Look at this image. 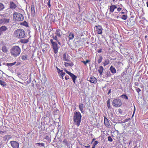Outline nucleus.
<instances>
[{
  "mask_svg": "<svg viewBox=\"0 0 148 148\" xmlns=\"http://www.w3.org/2000/svg\"><path fill=\"white\" fill-rule=\"evenodd\" d=\"M82 117V115L79 112L75 111L74 112L73 119V123L77 127L80 125Z\"/></svg>",
  "mask_w": 148,
  "mask_h": 148,
  "instance_id": "f257e3e1",
  "label": "nucleus"
},
{
  "mask_svg": "<svg viewBox=\"0 0 148 148\" xmlns=\"http://www.w3.org/2000/svg\"><path fill=\"white\" fill-rule=\"evenodd\" d=\"M14 36L18 38H22L25 37V32L22 29H18L14 32Z\"/></svg>",
  "mask_w": 148,
  "mask_h": 148,
  "instance_id": "f03ea898",
  "label": "nucleus"
},
{
  "mask_svg": "<svg viewBox=\"0 0 148 148\" xmlns=\"http://www.w3.org/2000/svg\"><path fill=\"white\" fill-rule=\"evenodd\" d=\"M21 49L18 46L13 47L10 50V53L11 55L14 57H17L20 54Z\"/></svg>",
  "mask_w": 148,
  "mask_h": 148,
  "instance_id": "7ed1b4c3",
  "label": "nucleus"
},
{
  "mask_svg": "<svg viewBox=\"0 0 148 148\" xmlns=\"http://www.w3.org/2000/svg\"><path fill=\"white\" fill-rule=\"evenodd\" d=\"M14 18L16 21H21L24 19V17L22 14L19 13L15 12L13 14Z\"/></svg>",
  "mask_w": 148,
  "mask_h": 148,
  "instance_id": "20e7f679",
  "label": "nucleus"
},
{
  "mask_svg": "<svg viewBox=\"0 0 148 148\" xmlns=\"http://www.w3.org/2000/svg\"><path fill=\"white\" fill-rule=\"evenodd\" d=\"M122 103L121 100L119 99H114L112 103V104L114 107H119L122 105Z\"/></svg>",
  "mask_w": 148,
  "mask_h": 148,
  "instance_id": "39448f33",
  "label": "nucleus"
},
{
  "mask_svg": "<svg viewBox=\"0 0 148 148\" xmlns=\"http://www.w3.org/2000/svg\"><path fill=\"white\" fill-rule=\"evenodd\" d=\"M10 143L12 147L13 148H18L19 144L17 142L14 141H12L10 142Z\"/></svg>",
  "mask_w": 148,
  "mask_h": 148,
  "instance_id": "423d86ee",
  "label": "nucleus"
},
{
  "mask_svg": "<svg viewBox=\"0 0 148 148\" xmlns=\"http://www.w3.org/2000/svg\"><path fill=\"white\" fill-rule=\"evenodd\" d=\"M96 31L99 34H101L102 33L103 29L100 25H96Z\"/></svg>",
  "mask_w": 148,
  "mask_h": 148,
  "instance_id": "0eeeda50",
  "label": "nucleus"
},
{
  "mask_svg": "<svg viewBox=\"0 0 148 148\" xmlns=\"http://www.w3.org/2000/svg\"><path fill=\"white\" fill-rule=\"evenodd\" d=\"M53 48V52L55 53H57L58 52V45L56 42L52 44Z\"/></svg>",
  "mask_w": 148,
  "mask_h": 148,
  "instance_id": "6e6552de",
  "label": "nucleus"
},
{
  "mask_svg": "<svg viewBox=\"0 0 148 148\" xmlns=\"http://www.w3.org/2000/svg\"><path fill=\"white\" fill-rule=\"evenodd\" d=\"M104 123L106 127L109 128L110 127L111 125L109 121L105 116H104Z\"/></svg>",
  "mask_w": 148,
  "mask_h": 148,
  "instance_id": "1a4fd4ad",
  "label": "nucleus"
},
{
  "mask_svg": "<svg viewBox=\"0 0 148 148\" xmlns=\"http://www.w3.org/2000/svg\"><path fill=\"white\" fill-rule=\"evenodd\" d=\"M9 21V19L5 18L1 19L0 20V24H4L8 23Z\"/></svg>",
  "mask_w": 148,
  "mask_h": 148,
  "instance_id": "9d476101",
  "label": "nucleus"
},
{
  "mask_svg": "<svg viewBox=\"0 0 148 148\" xmlns=\"http://www.w3.org/2000/svg\"><path fill=\"white\" fill-rule=\"evenodd\" d=\"M91 83L95 84L97 82V79L94 77H92L90 78L88 80Z\"/></svg>",
  "mask_w": 148,
  "mask_h": 148,
  "instance_id": "9b49d317",
  "label": "nucleus"
},
{
  "mask_svg": "<svg viewBox=\"0 0 148 148\" xmlns=\"http://www.w3.org/2000/svg\"><path fill=\"white\" fill-rule=\"evenodd\" d=\"M31 12L32 15L34 16L35 15V12L34 9V5L31 6Z\"/></svg>",
  "mask_w": 148,
  "mask_h": 148,
  "instance_id": "f8f14e48",
  "label": "nucleus"
},
{
  "mask_svg": "<svg viewBox=\"0 0 148 148\" xmlns=\"http://www.w3.org/2000/svg\"><path fill=\"white\" fill-rule=\"evenodd\" d=\"M111 74L109 71L106 72L105 75H103V77L104 78L110 77L111 76Z\"/></svg>",
  "mask_w": 148,
  "mask_h": 148,
  "instance_id": "ddd939ff",
  "label": "nucleus"
},
{
  "mask_svg": "<svg viewBox=\"0 0 148 148\" xmlns=\"http://www.w3.org/2000/svg\"><path fill=\"white\" fill-rule=\"evenodd\" d=\"M62 57L63 60L64 61H66L67 62H69L70 61V58L66 57V53H64L63 54Z\"/></svg>",
  "mask_w": 148,
  "mask_h": 148,
  "instance_id": "4468645a",
  "label": "nucleus"
},
{
  "mask_svg": "<svg viewBox=\"0 0 148 148\" xmlns=\"http://www.w3.org/2000/svg\"><path fill=\"white\" fill-rule=\"evenodd\" d=\"M117 8V7L115 5H112L110 6V11L111 12H113L114 10Z\"/></svg>",
  "mask_w": 148,
  "mask_h": 148,
  "instance_id": "2eb2a0df",
  "label": "nucleus"
},
{
  "mask_svg": "<svg viewBox=\"0 0 148 148\" xmlns=\"http://www.w3.org/2000/svg\"><path fill=\"white\" fill-rule=\"evenodd\" d=\"M84 104L83 103H81L79 105V108L82 113L84 114Z\"/></svg>",
  "mask_w": 148,
  "mask_h": 148,
  "instance_id": "dca6fc26",
  "label": "nucleus"
},
{
  "mask_svg": "<svg viewBox=\"0 0 148 148\" xmlns=\"http://www.w3.org/2000/svg\"><path fill=\"white\" fill-rule=\"evenodd\" d=\"M10 8L11 9H15L16 8V5L13 2H10Z\"/></svg>",
  "mask_w": 148,
  "mask_h": 148,
  "instance_id": "f3484780",
  "label": "nucleus"
},
{
  "mask_svg": "<svg viewBox=\"0 0 148 148\" xmlns=\"http://www.w3.org/2000/svg\"><path fill=\"white\" fill-rule=\"evenodd\" d=\"M110 70L112 73H115L116 72V70L112 66H111L110 67Z\"/></svg>",
  "mask_w": 148,
  "mask_h": 148,
  "instance_id": "a211bd4d",
  "label": "nucleus"
},
{
  "mask_svg": "<svg viewBox=\"0 0 148 148\" xmlns=\"http://www.w3.org/2000/svg\"><path fill=\"white\" fill-rule=\"evenodd\" d=\"M60 30L59 29H58L56 30L55 32L56 36H58V37H60L61 36V34H60Z\"/></svg>",
  "mask_w": 148,
  "mask_h": 148,
  "instance_id": "6ab92c4d",
  "label": "nucleus"
},
{
  "mask_svg": "<svg viewBox=\"0 0 148 148\" xmlns=\"http://www.w3.org/2000/svg\"><path fill=\"white\" fill-rule=\"evenodd\" d=\"M103 67L101 66H100L99 67V69L98 70V71L99 72V73H100V75H102V72H103Z\"/></svg>",
  "mask_w": 148,
  "mask_h": 148,
  "instance_id": "aec40b11",
  "label": "nucleus"
},
{
  "mask_svg": "<svg viewBox=\"0 0 148 148\" xmlns=\"http://www.w3.org/2000/svg\"><path fill=\"white\" fill-rule=\"evenodd\" d=\"M74 34L72 32L70 33L69 36V38L70 40H72L74 38Z\"/></svg>",
  "mask_w": 148,
  "mask_h": 148,
  "instance_id": "412c9836",
  "label": "nucleus"
},
{
  "mask_svg": "<svg viewBox=\"0 0 148 148\" xmlns=\"http://www.w3.org/2000/svg\"><path fill=\"white\" fill-rule=\"evenodd\" d=\"M70 76L72 78L73 82L75 84V81L76 80V78H77V76L73 73H72Z\"/></svg>",
  "mask_w": 148,
  "mask_h": 148,
  "instance_id": "4be33fe9",
  "label": "nucleus"
},
{
  "mask_svg": "<svg viewBox=\"0 0 148 148\" xmlns=\"http://www.w3.org/2000/svg\"><path fill=\"white\" fill-rule=\"evenodd\" d=\"M7 29V27L5 26H2L0 27V32L5 31Z\"/></svg>",
  "mask_w": 148,
  "mask_h": 148,
  "instance_id": "5701e85b",
  "label": "nucleus"
},
{
  "mask_svg": "<svg viewBox=\"0 0 148 148\" xmlns=\"http://www.w3.org/2000/svg\"><path fill=\"white\" fill-rule=\"evenodd\" d=\"M64 65L65 66H72L73 65V64L72 62H71L70 63L65 62Z\"/></svg>",
  "mask_w": 148,
  "mask_h": 148,
  "instance_id": "b1692460",
  "label": "nucleus"
},
{
  "mask_svg": "<svg viewBox=\"0 0 148 148\" xmlns=\"http://www.w3.org/2000/svg\"><path fill=\"white\" fill-rule=\"evenodd\" d=\"M2 50L3 52L6 53L8 51V49L5 46H3L2 47Z\"/></svg>",
  "mask_w": 148,
  "mask_h": 148,
  "instance_id": "393cba45",
  "label": "nucleus"
},
{
  "mask_svg": "<svg viewBox=\"0 0 148 148\" xmlns=\"http://www.w3.org/2000/svg\"><path fill=\"white\" fill-rule=\"evenodd\" d=\"M110 63V61L108 59L105 60L103 64L104 66L108 65Z\"/></svg>",
  "mask_w": 148,
  "mask_h": 148,
  "instance_id": "a878e982",
  "label": "nucleus"
},
{
  "mask_svg": "<svg viewBox=\"0 0 148 148\" xmlns=\"http://www.w3.org/2000/svg\"><path fill=\"white\" fill-rule=\"evenodd\" d=\"M36 145H37L40 147H44L45 146V144L44 143H36Z\"/></svg>",
  "mask_w": 148,
  "mask_h": 148,
  "instance_id": "bb28decb",
  "label": "nucleus"
},
{
  "mask_svg": "<svg viewBox=\"0 0 148 148\" xmlns=\"http://www.w3.org/2000/svg\"><path fill=\"white\" fill-rule=\"evenodd\" d=\"M0 84L3 86H5L6 85V84L5 82L1 80H0Z\"/></svg>",
  "mask_w": 148,
  "mask_h": 148,
  "instance_id": "cd10ccee",
  "label": "nucleus"
},
{
  "mask_svg": "<svg viewBox=\"0 0 148 148\" xmlns=\"http://www.w3.org/2000/svg\"><path fill=\"white\" fill-rule=\"evenodd\" d=\"M58 37V36H54V35H53L52 36V38L54 40H56V42H58V41L59 40Z\"/></svg>",
  "mask_w": 148,
  "mask_h": 148,
  "instance_id": "c85d7f7f",
  "label": "nucleus"
},
{
  "mask_svg": "<svg viewBox=\"0 0 148 148\" xmlns=\"http://www.w3.org/2000/svg\"><path fill=\"white\" fill-rule=\"evenodd\" d=\"M16 63V62H14L12 63H7V65L8 66H12L14 65Z\"/></svg>",
  "mask_w": 148,
  "mask_h": 148,
  "instance_id": "c756f323",
  "label": "nucleus"
},
{
  "mask_svg": "<svg viewBox=\"0 0 148 148\" xmlns=\"http://www.w3.org/2000/svg\"><path fill=\"white\" fill-rule=\"evenodd\" d=\"M110 99H109L107 101V106L108 108H110Z\"/></svg>",
  "mask_w": 148,
  "mask_h": 148,
  "instance_id": "7c9ffc66",
  "label": "nucleus"
},
{
  "mask_svg": "<svg viewBox=\"0 0 148 148\" xmlns=\"http://www.w3.org/2000/svg\"><path fill=\"white\" fill-rule=\"evenodd\" d=\"M20 42L22 43H25L28 42V40H27L24 39L21 40Z\"/></svg>",
  "mask_w": 148,
  "mask_h": 148,
  "instance_id": "2f4dec72",
  "label": "nucleus"
},
{
  "mask_svg": "<svg viewBox=\"0 0 148 148\" xmlns=\"http://www.w3.org/2000/svg\"><path fill=\"white\" fill-rule=\"evenodd\" d=\"M4 8V5L2 3H0V11L2 10Z\"/></svg>",
  "mask_w": 148,
  "mask_h": 148,
  "instance_id": "473e14b6",
  "label": "nucleus"
},
{
  "mask_svg": "<svg viewBox=\"0 0 148 148\" xmlns=\"http://www.w3.org/2000/svg\"><path fill=\"white\" fill-rule=\"evenodd\" d=\"M103 59V58L102 56H100L99 58V59L97 60V62L99 63H101Z\"/></svg>",
  "mask_w": 148,
  "mask_h": 148,
  "instance_id": "72a5a7b5",
  "label": "nucleus"
},
{
  "mask_svg": "<svg viewBox=\"0 0 148 148\" xmlns=\"http://www.w3.org/2000/svg\"><path fill=\"white\" fill-rule=\"evenodd\" d=\"M27 57L26 55H23L22 56L21 58L23 60H25L27 59Z\"/></svg>",
  "mask_w": 148,
  "mask_h": 148,
  "instance_id": "f704fd0d",
  "label": "nucleus"
},
{
  "mask_svg": "<svg viewBox=\"0 0 148 148\" xmlns=\"http://www.w3.org/2000/svg\"><path fill=\"white\" fill-rule=\"evenodd\" d=\"M127 18V16L125 15H122L121 18L123 20H125Z\"/></svg>",
  "mask_w": 148,
  "mask_h": 148,
  "instance_id": "c9c22d12",
  "label": "nucleus"
},
{
  "mask_svg": "<svg viewBox=\"0 0 148 148\" xmlns=\"http://www.w3.org/2000/svg\"><path fill=\"white\" fill-rule=\"evenodd\" d=\"M90 62V61L87 60L86 61H82L81 62L84 64L85 65H86V64Z\"/></svg>",
  "mask_w": 148,
  "mask_h": 148,
  "instance_id": "e433bc0d",
  "label": "nucleus"
},
{
  "mask_svg": "<svg viewBox=\"0 0 148 148\" xmlns=\"http://www.w3.org/2000/svg\"><path fill=\"white\" fill-rule=\"evenodd\" d=\"M121 97L122 98H124V99H128V97L125 95H123L121 96Z\"/></svg>",
  "mask_w": 148,
  "mask_h": 148,
  "instance_id": "4c0bfd02",
  "label": "nucleus"
},
{
  "mask_svg": "<svg viewBox=\"0 0 148 148\" xmlns=\"http://www.w3.org/2000/svg\"><path fill=\"white\" fill-rule=\"evenodd\" d=\"M63 143L66 145H68V143L67 140L66 139H65L63 140Z\"/></svg>",
  "mask_w": 148,
  "mask_h": 148,
  "instance_id": "58836bf2",
  "label": "nucleus"
},
{
  "mask_svg": "<svg viewBox=\"0 0 148 148\" xmlns=\"http://www.w3.org/2000/svg\"><path fill=\"white\" fill-rule=\"evenodd\" d=\"M108 140L109 141L112 142V139L110 136L108 137Z\"/></svg>",
  "mask_w": 148,
  "mask_h": 148,
  "instance_id": "ea45409f",
  "label": "nucleus"
},
{
  "mask_svg": "<svg viewBox=\"0 0 148 148\" xmlns=\"http://www.w3.org/2000/svg\"><path fill=\"white\" fill-rule=\"evenodd\" d=\"M112 17H114L116 18H118L119 17V15H117L116 16V15H114V14H112Z\"/></svg>",
  "mask_w": 148,
  "mask_h": 148,
  "instance_id": "a19ab883",
  "label": "nucleus"
},
{
  "mask_svg": "<svg viewBox=\"0 0 148 148\" xmlns=\"http://www.w3.org/2000/svg\"><path fill=\"white\" fill-rule=\"evenodd\" d=\"M98 143V141H95L94 143L93 144V146H95Z\"/></svg>",
  "mask_w": 148,
  "mask_h": 148,
  "instance_id": "79ce46f5",
  "label": "nucleus"
},
{
  "mask_svg": "<svg viewBox=\"0 0 148 148\" xmlns=\"http://www.w3.org/2000/svg\"><path fill=\"white\" fill-rule=\"evenodd\" d=\"M47 5L49 8H50L51 7L50 0H49L47 3Z\"/></svg>",
  "mask_w": 148,
  "mask_h": 148,
  "instance_id": "37998d69",
  "label": "nucleus"
},
{
  "mask_svg": "<svg viewBox=\"0 0 148 148\" xmlns=\"http://www.w3.org/2000/svg\"><path fill=\"white\" fill-rule=\"evenodd\" d=\"M66 72L70 76L71 75V74L72 73H71V72H69V71H66Z\"/></svg>",
  "mask_w": 148,
  "mask_h": 148,
  "instance_id": "c03bdc74",
  "label": "nucleus"
},
{
  "mask_svg": "<svg viewBox=\"0 0 148 148\" xmlns=\"http://www.w3.org/2000/svg\"><path fill=\"white\" fill-rule=\"evenodd\" d=\"M136 91L138 92L139 93L140 91V90L139 88H137L136 89Z\"/></svg>",
  "mask_w": 148,
  "mask_h": 148,
  "instance_id": "a18cd8bd",
  "label": "nucleus"
},
{
  "mask_svg": "<svg viewBox=\"0 0 148 148\" xmlns=\"http://www.w3.org/2000/svg\"><path fill=\"white\" fill-rule=\"evenodd\" d=\"M65 78L66 80H67L69 78V77L68 75H66L65 77Z\"/></svg>",
  "mask_w": 148,
  "mask_h": 148,
  "instance_id": "49530a36",
  "label": "nucleus"
},
{
  "mask_svg": "<svg viewBox=\"0 0 148 148\" xmlns=\"http://www.w3.org/2000/svg\"><path fill=\"white\" fill-rule=\"evenodd\" d=\"M50 41L51 42V43L52 44V45L56 42H53V40L52 39H51L50 40Z\"/></svg>",
  "mask_w": 148,
  "mask_h": 148,
  "instance_id": "de8ad7c7",
  "label": "nucleus"
},
{
  "mask_svg": "<svg viewBox=\"0 0 148 148\" xmlns=\"http://www.w3.org/2000/svg\"><path fill=\"white\" fill-rule=\"evenodd\" d=\"M58 73H60V70L57 66L56 67Z\"/></svg>",
  "mask_w": 148,
  "mask_h": 148,
  "instance_id": "09e8293b",
  "label": "nucleus"
},
{
  "mask_svg": "<svg viewBox=\"0 0 148 148\" xmlns=\"http://www.w3.org/2000/svg\"><path fill=\"white\" fill-rule=\"evenodd\" d=\"M122 10V8H117V11H118V12H120V11H121V10Z\"/></svg>",
  "mask_w": 148,
  "mask_h": 148,
  "instance_id": "8fccbe9b",
  "label": "nucleus"
},
{
  "mask_svg": "<svg viewBox=\"0 0 148 148\" xmlns=\"http://www.w3.org/2000/svg\"><path fill=\"white\" fill-rule=\"evenodd\" d=\"M65 73L64 72H63V73H62V74H61L60 75H62L63 76H64L65 75Z\"/></svg>",
  "mask_w": 148,
  "mask_h": 148,
  "instance_id": "3c124183",
  "label": "nucleus"
},
{
  "mask_svg": "<svg viewBox=\"0 0 148 148\" xmlns=\"http://www.w3.org/2000/svg\"><path fill=\"white\" fill-rule=\"evenodd\" d=\"M60 74L61 75V74H62V73L63 72V71L62 70H60Z\"/></svg>",
  "mask_w": 148,
  "mask_h": 148,
  "instance_id": "603ef678",
  "label": "nucleus"
},
{
  "mask_svg": "<svg viewBox=\"0 0 148 148\" xmlns=\"http://www.w3.org/2000/svg\"><path fill=\"white\" fill-rule=\"evenodd\" d=\"M102 52V49H99V50L98 51V53H101Z\"/></svg>",
  "mask_w": 148,
  "mask_h": 148,
  "instance_id": "864d4df0",
  "label": "nucleus"
},
{
  "mask_svg": "<svg viewBox=\"0 0 148 148\" xmlns=\"http://www.w3.org/2000/svg\"><path fill=\"white\" fill-rule=\"evenodd\" d=\"M58 42V44L60 45H61V43L60 42V41H59V40H58V42Z\"/></svg>",
  "mask_w": 148,
  "mask_h": 148,
  "instance_id": "5fc2aeb1",
  "label": "nucleus"
},
{
  "mask_svg": "<svg viewBox=\"0 0 148 148\" xmlns=\"http://www.w3.org/2000/svg\"><path fill=\"white\" fill-rule=\"evenodd\" d=\"M111 89H110V90H109V91H108V95H109L110 93V92H111Z\"/></svg>",
  "mask_w": 148,
  "mask_h": 148,
  "instance_id": "6e6d98bb",
  "label": "nucleus"
},
{
  "mask_svg": "<svg viewBox=\"0 0 148 148\" xmlns=\"http://www.w3.org/2000/svg\"><path fill=\"white\" fill-rule=\"evenodd\" d=\"M135 107H134V112H133V114H134V112H135Z\"/></svg>",
  "mask_w": 148,
  "mask_h": 148,
  "instance_id": "4d7b16f0",
  "label": "nucleus"
},
{
  "mask_svg": "<svg viewBox=\"0 0 148 148\" xmlns=\"http://www.w3.org/2000/svg\"><path fill=\"white\" fill-rule=\"evenodd\" d=\"M146 4H147V6L148 8V1L147 2Z\"/></svg>",
  "mask_w": 148,
  "mask_h": 148,
  "instance_id": "13d9d810",
  "label": "nucleus"
},
{
  "mask_svg": "<svg viewBox=\"0 0 148 148\" xmlns=\"http://www.w3.org/2000/svg\"><path fill=\"white\" fill-rule=\"evenodd\" d=\"M121 110H119V113H121Z\"/></svg>",
  "mask_w": 148,
  "mask_h": 148,
  "instance_id": "bf43d9fd",
  "label": "nucleus"
},
{
  "mask_svg": "<svg viewBox=\"0 0 148 148\" xmlns=\"http://www.w3.org/2000/svg\"><path fill=\"white\" fill-rule=\"evenodd\" d=\"M121 110H119V113H121Z\"/></svg>",
  "mask_w": 148,
  "mask_h": 148,
  "instance_id": "052dcab7",
  "label": "nucleus"
},
{
  "mask_svg": "<svg viewBox=\"0 0 148 148\" xmlns=\"http://www.w3.org/2000/svg\"><path fill=\"white\" fill-rule=\"evenodd\" d=\"M95 140V138H93L92 140V143Z\"/></svg>",
  "mask_w": 148,
  "mask_h": 148,
  "instance_id": "680f3d73",
  "label": "nucleus"
},
{
  "mask_svg": "<svg viewBox=\"0 0 148 148\" xmlns=\"http://www.w3.org/2000/svg\"><path fill=\"white\" fill-rule=\"evenodd\" d=\"M61 78L63 79V76L62 75H61Z\"/></svg>",
  "mask_w": 148,
  "mask_h": 148,
  "instance_id": "e2e57ef3",
  "label": "nucleus"
},
{
  "mask_svg": "<svg viewBox=\"0 0 148 148\" xmlns=\"http://www.w3.org/2000/svg\"><path fill=\"white\" fill-rule=\"evenodd\" d=\"M95 146H93V147H92V148H95Z\"/></svg>",
  "mask_w": 148,
  "mask_h": 148,
  "instance_id": "0e129e2a",
  "label": "nucleus"
},
{
  "mask_svg": "<svg viewBox=\"0 0 148 148\" xmlns=\"http://www.w3.org/2000/svg\"><path fill=\"white\" fill-rule=\"evenodd\" d=\"M121 13L122 14H124V12H121Z\"/></svg>",
  "mask_w": 148,
  "mask_h": 148,
  "instance_id": "69168bd1",
  "label": "nucleus"
},
{
  "mask_svg": "<svg viewBox=\"0 0 148 148\" xmlns=\"http://www.w3.org/2000/svg\"><path fill=\"white\" fill-rule=\"evenodd\" d=\"M48 137V136H46V138H45L46 139H47V137Z\"/></svg>",
  "mask_w": 148,
  "mask_h": 148,
  "instance_id": "338daca9",
  "label": "nucleus"
},
{
  "mask_svg": "<svg viewBox=\"0 0 148 148\" xmlns=\"http://www.w3.org/2000/svg\"><path fill=\"white\" fill-rule=\"evenodd\" d=\"M138 84V83H135V85H136V86H137V84Z\"/></svg>",
  "mask_w": 148,
  "mask_h": 148,
  "instance_id": "774afa93",
  "label": "nucleus"
}]
</instances>
